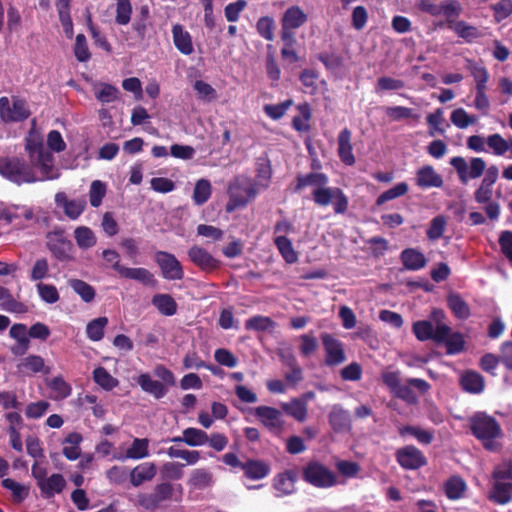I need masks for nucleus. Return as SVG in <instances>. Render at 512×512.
I'll return each mask as SVG.
<instances>
[{"instance_id": "nucleus-22", "label": "nucleus", "mask_w": 512, "mask_h": 512, "mask_svg": "<svg viewBox=\"0 0 512 512\" xmlns=\"http://www.w3.org/2000/svg\"><path fill=\"white\" fill-rule=\"evenodd\" d=\"M308 20L307 14L299 6L289 7L281 19V27L288 29H298Z\"/></svg>"}, {"instance_id": "nucleus-11", "label": "nucleus", "mask_w": 512, "mask_h": 512, "mask_svg": "<svg viewBox=\"0 0 512 512\" xmlns=\"http://www.w3.org/2000/svg\"><path fill=\"white\" fill-rule=\"evenodd\" d=\"M313 199L320 206L334 204L336 213H343L348 207V199L339 188H316L313 191Z\"/></svg>"}, {"instance_id": "nucleus-46", "label": "nucleus", "mask_w": 512, "mask_h": 512, "mask_svg": "<svg viewBox=\"0 0 512 512\" xmlns=\"http://www.w3.org/2000/svg\"><path fill=\"white\" fill-rule=\"evenodd\" d=\"M35 165L41 169L43 174V177L39 180L55 179L58 177V174L54 175L51 173L53 168V155L49 151L38 155L35 160Z\"/></svg>"}, {"instance_id": "nucleus-32", "label": "nucleus", "mask_w": 512, "mask_h": 512, "mask_svg": "<svg viewBox=\"0 0 512 512\" xmlns=\"http://www.w3.org/2000/svg\"><path fill=\"white\" fill-rule=\"evenodd\" d=\"M148 447L149 440L147 438H135L132 445L126 450V454L116 458L120 460L145 458L149 455Z\"/></svg>"}, {"instance_id": "nucleus-30", "label": "nucleus", "mask_w": 512, "mask_h": 512, "mask_svg": "<svg viewBox=\"0 0 512 512\" xmlns=\"http://www.w3.org/2000/svg\"><path fill=\"white\" fill-rule=\"evenodd\" d=\"M214 482L213 474L205 468H199L192 471L188 484L198 490H203L210 487Z\"/></svg>"}, {"instance_id": "nucleus-16", "label": "nucleus", "mask_w": 512, "mask_h": 512, "mask_svg": "<svg viewBox=\"0 0 512 512\" xmlns=\"http://www.w3.org/2000/svg\"><path fill=\"white\" fill-rule=\"evenodd\" d=\"M255 415L265 427L274 433H280L284 426L282 413L276 408L269 406H258L255 408Z\"/></svg>"}, {"instance_id": "nucleus-55", "label": "nucleus", "mask_w": 512, "mask_h": 512, "mask_svg": "<svg viewBox=\"0 0 512 512\" xmlns=\"http://www.w3.org/2000/svg\"><path fill=\"white\" fill-rule=\"evenodd\" d=\"M299 111V115L295 116L292 121V125L294 129L297 131H307L309 130L308 121L311 118V110L308 104H300L297 107Z\"/></svg>"}, {"instance_id": "nucleus-44", "label": "nucleus", "mask_w": 512, "mask_h": 512, "mask_svg": "<svg viewBox=\"0 0 512 512\" xmlns=\"http://www.w3.org/2000/svg\"><path fill=\"white\" fill-rule=\"evenodd\" d=\"M74 237L77 245L81 249H88L96 244L94 232L86 226L77 227L74 231Z\"/></svg>"}, {"instance_id": "nucleus-15", "label": "nucleus", "mask_w": 512, "mask_h": 512, "mask_svg": "<svg viewBox=\"0 0 512 512\" xmlns=\"http://www.w3.org/2000/svg\"><path fill=\"white\" fill-rule=\"evenodd\" d=\"M190 261L204 272H212L218 269L221 262L214 258L205 248L193 245L188 250Z\"/></svg>"}, {"instance_id": "nucleus-47", "label": "nucleus", "mask_w": 512, "mask_h": 512, "mask_svg": "<svg viewBox=\"0 0 512 512\" xmlns=\"http://www.w3.org/2000/svg\"><path fill=\"white\" fill-rule=\"evenodd\" d=\"M493 481L512 482V459H504L497 464L491 474Z\"/></svg>"}, {"instance_id": "nucleus-28", "label": "nucleus", "mask_w": 512, "mask_h": 512, "mask_svg": "<svg viewBox=\"0 0 512 512\" xmlns=\"http://www.w3.org/2000/svg\"><path fill=\"white\" fill-rule=\"evenodd\" d=\"M66 485V481L61 474L55 473L50 477L46 478L42 483H40L39 488L43 497L51 498L56 493L62 492Z\"/></svg>"}, {"instance_id": "nucleus-18", "label": "nucleus", "mask_w": 512, "mask_h": 512, "mask_svg": "<svg viewBox=\"0 0 512 512\" xmlns=\"http://www.w3.org/2000/svg\"><path fill=\"white\" fill-rule=\"evenodd\" d=\"M487 498L494 504L506 505L512 500V482L493 481Z\"/></svg>"}, {"instance_id": "nucleus-6", "label": "nucleus", "mask_w": 512, "mask_h": 512, "mask_svg": "<svg viewBox=\"0 0 512 512\" xmlns=\"http://www.w3.org/2000/svg\"><path fill=\"white\" fill-rule=\"evenodd\" d=\"M417 8L433 17L443 15L446 24L452 23V18H459L462 14L463 7L458 0H446L437 4L434 0H418Z\"/></svg>"}, {"instance_id": "nucleus-60", "label": "nucleus", "mask_w": 512, "mask_h": 512, "mask_svg": "<svg viewBox=\"0 0 512 512\" xmlns=\"http://www.w3.org/2000/svg\"><path fill=\"white\" fill-rule=\"evenodd\" d=\"M48 386L56 393V399H65L72 391L71 386L63 379L62 376L54 377L48 382Z\"/></svg>"}, {"instance_id": "nucleus-3", "label": "nucleus", "mask_w": 512, "mask_h": 512, "mask_svg": "<svg viewBox=\"0 0 512 512\" xmlns=\"http://www.w3.org/2000/svg\"><path fill=\"white\" fill-rule=\"evenodd\" d=\"M382 382L389 388L391 393L396 397L408 404H416L418 401L417 395L412 390L416 388L421 393H426L430 389V384L420 378H409L407 384L401 383L399 371H386L381 375Z\"/></svg>"}, {"instance_id": "nucleus-19", "label": "nucleus", "mask_w": 512, "mask_h": 512, "mask_svg": "<svg viewBox=\"0 0 512 512\" xmlns=\"http://www.w3.org/2000/svg\"><path fill=\"white\" fill-rule=\"evenodd\" d=\"M460 385L465 392L470 394H480L485 388L484 377L473 370L465 371L460 378Z\"/></svg>"}, {"instance_id": "nucleus-24", "label": "nucleus", "mask_w": 512, "mask_h": 512, "mask_svg": "<svg viewBox=\"0 0 512 512\" xmlns=\"http://www.w3.org/2000/svg\"><path fill=\"white\" fill-rule=\"evenodd\" d=\"M457 19L458 18H452V23H448L447 27L452 29L458 37L464 39L468 43H471L482 36L477 27L472 26L463 20L456 21Z\"/></svg>"}, {"instance_id": "nucleus-52", "label": "nucleus", "mask_w": 512, "mask_h": 512, "mask_svg": "<svg viewBox=\"0 0 512 512\" xmlns=\"http://www.w3.org/2000/svg\"><path fill=\"white\" fill-rule=\"evenodd\" d=\"M509 138L504 139L499 133L491 134L486 138L487 146L496 156H503L509 149Z\"/></svg>"}, {"instance_id": "nucleus-49", "label": "nucleus", "mask_w": 512, "mask_h": 512, "mask_svg": "<svg viewBox=\"0 0 512 512\" xmlns=\"http://www.w3.org/2000/svg\"><path fill=\"white\" fill-rule=\"evenodd\" d=\"M108 324L107 317H98L87 324L86 333L90 340L100 341L104 336V328Z\"/></svg>"}, {"instance_id": "nucleus-43", "label": "nucleus", "mask_w": 512, "mask_h": 512, "mask_svg": "<svg viewBox=\"0 0 512 512\" xmlns=\"http://www.w3.org/2000/svg\"><path fill=\"white\" fill-rule=\"evenodd\" d=\"M68 284L84 302L89 303L95 298V289L85 281L80 279H70Z\"/></svg>"}, {"instance_id": "nucleus-48", "label": "nucleus", "mask_w": 512, "mask_h": 512, "mask_svg": "<svg viewBox=\"0 0 512 512\" xmlns=\"http://www.w3.org/2000/svg\"><path fill=\"white\" fill-rule=\"evenodd\" d=\"M279 252L288 263H295L298 259L297 253L293 249L291 241L285 236H277L274 240Z\"/></svg>"}, {"instance_id": "nucleus-14", "label": "nucleus", "mask_w": 512, "mask_h": 512, "mask_svg": "<svg viewBox=\"0 0 512 512\" xmlns=\"http://www.w3.org/2000/svg\"><path fill=\"white\" fill-rule=\"evenodd\" d=\"M321 340L326 352L325 363L327 365H338L345 361L343 345L338 339L329 333H322Z\"/></svg>"}, {"instance_id": "nucleus-62", "label": "nucleus", "mask_w": 512, "mask_h": 512, "mask_svg": "<svg viewBox=\"0 0 512 512\" xmlns=\"http://www.w3.org/2000/svg\"><path fill=\"white\" fill-rule=\"evenodd\" d=\"M451 122L460 129H465L476 122L475 117H471L463 108H457L451 113Z\"/></svg>"}, {"instance_id": "nucleus-10", "label": "nucleus", "mask_w": 512, "mask_h": 512, "mask_svg": "<svg viewBox=\"0 0 512 512\" xmlns=\"http://www.w3.org/2000/svg\"><path fill=\"white\" fill-rule=\"evenodd\" d=\"M395 459L405 470H417L427 465L424 453L414 445H406L396 450Z\"/></svg>"}, {"instance_id": "nucleus-4", "label": "nucleus", "mask_w": 512, "mask_h": 512, "mask_svg": "<svg viewBox=\"0 0 512 512\" xmlns=\"http://www.w3.org/2000/svg\"><path fill=\"white\" fill-rule=\"evenodd\" d=\"M227 193L229 201L226 204V211L233 212L239 207H244L254 199L258 193L257 185L251 178L239 176L229 184Z\"/></svg>"}, {"instance_id": "nucleus-40", "label": "nucleus", "mask_w": 512, "mask_h": 512, "mask_svg": "<svg viewBox=\"0 0 512 512\" xmlns=\"http://www.w3.org/2000/svg\"><path fill=\"white\" fill-rule=\"evenodd\" d=\"M18 369L20 372L38 373L44 371L46 374L50 372L49 368H45L44 359L39 355H29L23 358L18 365Z\"/></svg>"}, {"instance_id": "nucleus-23", "label": "nucleus", "mask_w": 512, "mask_h": 512, "mask_svg": "<svg viewBox=\"0 0 512 512\" xmlns=\"http://www.w3.org/2000/svg\"><path fill=\"white\" fill-rule=\"evenodd\" d=\"M157 474V467L154 463H143L136 466L130 472V481L134 487L151 481Z\"/></svg>"}, {"instance_id": "nucleus-61", "label": "nucleus", "mask_w": 512, "mask_h": 512, "mask_svg": "<svg viewBox=\"0 0 512 512\" xmlns=\"http://www.w3.org/2000/svg\"><path fill=\"white\" fill-rule=\"evenodd\" d=\"M25 149L29 153L31 159H33L35 155L37 157L46 151L43 147L41 137L33 132H30L29 137L26 138Z\"/></svg>"}, {"instance_id": "nucleus-58", "label": "nucleus", "mask_w": 512, "mask_h": 512, "mask_svg": "<svg viewBox=\"0 0 512 512\" xmlns=\"http://www.w3.org/2000/svg\"><path fill=\"white\" fill-rule=\"evenodd\" d=\"M328 182L326 175L322 173H310L303 177H298L296 190H300L305 186L314 185L317 188L325 186Z\"/></svg>"}, {"instance_id": "nucleus-20", "label": "nucleus", "mask_w": 512, "mask_h": 512, "mask_svg": "<svg viewBox=\"0 0 512 512\" xmlns=\"http://www.w3.org/2000/svg\"><path fill=\"white\" fill-rule=\"evenodd\" d=\"M400 260L405 269L418 271L427 264L425 255L415 248H406L400 254Z\"/></svg>"}, {"instance_id": "nucleus-17", "label": "nucleus", "mask_w": 512, "mask_h": 512, "mask_svg": "<svg viewBox=\"0 0 512 512\" xmlns=\"http://www.w3.org/2000/svg\"><path fill=\"white\" fill-rule=\"evenodd\" d=\"M415 183L421 189L440 188L443 186V178L436 172L433 166L424 165L416 172Z\"/></svg>"}, {"instance_id": "nucleus-7", "label": "nucleus", "mask_w": 512, "mask_h": 512, "mask_svg": "<svg viewBox=\"0 0 512 512\" xmlns=\"http://www.w3.org/2000/svg\"><path fill=\"white\" fill-rule=\"evenodd\" d=\"M412 331L419 341L432 340L436 344H442L448 331H450V327L440 322H437L434 327L429 320H419L413 323Z\"/></svg>"}, {"instance_id": "nucleus-42", "label": "nucleus", "mask_w": 512, "mask_h": 512, "mask_svg": "<svg viewBox=\"0 0 512 512\" xmlns=\"http://www.w3.org/2000/svg\"><path fill=\"white\" fill-rule=\"evenodd\" d=\"M276 327V323L267 316L257 315L249 318L245 322V328L247 330L254 331H272Z\"/></svg>"}, {"instance_id": "nucleus-64", "label": "nucleus", "mask_w": 512, "mask_h": 512, "mask_svg": "<svg viewBox=\"0 0 512 512\" xmlns=\"http://www.w3.org/2000/svg\"><path fill=\"white\" fill-rule=\"evenodd\" d=\"M132 7L130 0H117L116 22L120 25H126L130 21Z\"/></svg>"}, {"instance_id": "nucleus-35", "label": "nucleus", "mask_w": 512, "mask_h": 512, "mask_svg": "<svg viewBox=\"0 0 512 512\" xmlns=\"http://www.w3.org/2000/svg\"><path fill=\"white\" fill-rule=\"evenodd\" d=\"M94 95L101 103H110L118 98L119 90L108 83H95L93 86Z\"/></svg>"}, {"instance_id": "nucleus-33", "label": "nucleus", "mask_w": 512, "mask_h": 512, "mask_svg": "<svg viewBox=\"0 0 512 512\" xmlns=\"http://www.w3.org/2000/svg\"><path fill=\"white\" fill-rule=\"evenodd\" d=\"M245 476L252 480L264 478L269 473V466L261 460H249L241 465Z\"/></svg>"}, {"instance_id": "nucleus-5", "label": "nucleus", "mask_w": 512, "mask_h": 512, "mask_svg": "<svg viewBox=\"0 0 512 512\" xmlns=\"http://www.w3.org/2000/svg\"><path fill=\"white\" fill-rule=\"evenodd\" d=\"M0 175L18 185L38 181L33 167L18 157H0Z\"/></svg>"}, {"instance_id": "nucleus-9", "label": "nucleus", "mask_w": 512, "mask_h": 512, "mask_svg": "<svg viewBox=\"0 0 512 512\" xmlns=\"http://www.w3.org/2000/svg\"><path fill=\"white\" fill-rule=\"evenodd\" d=\"M173 495V485L170 482H162L157 484L151 493L140 494L138 501L146 510H156L162 503L172 500Z\"/></svg>"}, {"instance_id": "nucleus-57", "label": "nucleus", "mask_w": 512, "mask_h": 512, "mask_svg": "<svg viewBox=\"0 0 512 512\" xmlns=\"http://www.w3.org/2000/svg\"><path fill=\"white\" fill-rule=\"evenodd\" d=\"M94 381L106 390H111L118 385V380L112 377L104 367H98L93 372Z\"/></svg>"}, {"instance_id": "nucleus-51", "label": "nucleus", "mask_w": 512, "mask_h": 512, "mask_svg": "<svg viewBox=\"0 0 512 512\" xmlns=\"http://www.w3.org/2000/svg\"><path fill=\"white\" fill-rule=\"evenodd\" d=\"M211 184L206 179H200L196 182L193 191V200L197 205H202L208 201L211 196Z\"/></svg>"}, {"instance_id": "nucleus-21", "label": "nucleus", "mask_w": 512, "mask_h": 512, "mask_svg": "<svg viewBox=\"0 0 512 512\" xmlns=\"http://www.w3.org/2000/svg\"><path fill=\"white\" fill-rule=\"evenodd\" d=\"M172 36L175 47L183 55H191L194 52L192 37L184 30L183 26L176 24L172 28Z\"/></svg>"}, {"instance_id": "nucleus-25", "label": "nucleus", "mask_w": 512, "mask_h": 512, "mask_svg": "<svg viewBox=\"0 0 512 512\" xmlns=\"http://www.w3.org/2000/svg\"><path fill=\"white\" fill-rule=\"evenodd\" d=\"M443 488L446 497L449 500L455 501L464 496L467 490V484L461 476L452 475L444 482Z\"/></svg>"}, {"instance_id": "nucleus-37", "label": "nucleus", "mask_w": 512, "mask_h": 512, "mask_svg": "<svg viewBox=\"0 0 512 512\" xmlns=\"http://www.w3.org/2000/svg\"><path fill=\"white\" fill-rule=\"evenodd\" d=\"M338 154L343 162L352 165L351 133L347 128L338 136Z\"/></svg>"}, {"instance_id": "nucleus-38", "label": "nucleus", "mask_w": 512, "mask_h": 512, "mask_svg": "<svg viewBox=\"0 0 512 512\" xmlns=\"http://www.w3.org/2000/svg\"><path fill=\"white\" fill-rule=\"evenodd\" d=\"M30 114V110L25 100L18 97H12V107L8 113L7 121H24L30 116Z\"/></svg>"}, {"instance_id": "nucleus-54", "label": "nucleus", "mask_w": 512, "mask_h": 512, "mask_svg": "<svg viewBox=\"0 0 512 512\" xmlns=\"http://www.w3.org/2000/svg\"><path fill=\"white\" fill-rule=\"evenodd\" d=\"M275 27V21L270 16L260 17L256 23V30L258 34L267 41H272L274 39Z\"/></svg>"}, {"instance_id": "nucleus-26", "label": "nucleus", "mask_w": 512, "mask_h": 512, "mask_svg": "<svg viewBox=\"0 0 512 512\" xmlns=\"http://www.w3.org/2000/svg\"><path fill=\"white\" fill-rule=\"evenodd\" d=\"M48 248L60 261H70L73 259V244L70 240L58 237L48 243Z\"/></svg>"}, {"instance_id": "nucleus-31", "label": "nucleus", "mask_w": 512, "mask_h": 512, "mask_svg": "<svg viewBox=\"0 0 512 512\" xmlns=\"http://www.w3.org/2000/svg\"><path fill=\"white\" fill-rule=\"evenodd\" d=\"M119 275L122 278L135 280L144 285H155L156 284L153 274L146 268L124 267Z\"/></svg>"}, {"instance_id": "nucleus-13", "label": "nucleus", "mask_w": 512, "mask_h": 512, "mask_svg": "<svg viewBox=\"0 0 512 512\" xmlns=\"http://www.w3.org/2000/svg\"><path fill=\"white\" fill-rule=\"evenodd\" d=\"M155 261L161 269L162 276L168 280H181L184 276L182 266L177 258L168 252L158 251Z\"/></svg>"}, {"instance_id": "nucleus-27", "label": "nucleus", "mask_w": 512, "mask_h": 512, "mask_svg": "<svg viewBox=\"0 0 512 512\" xmlns=\"http://www.w3.org/2000/svg\"><path fill=\"white\" fill-rule=\"evenodd\" d=\"M137 383L143 391L153 395L156 399L164 397L167 393V388L160 381L153 380L147 373L141 374Z\"/></svg>"}, {"instance_id": "nucleus-2", "label": "nucleus", "mask_w": 512, "mask_h": 512, "mask_svg": "<svg viewBox=\"0 0 512 512\" xmlns=\"http://www.w3.org/2000/svg\"><path fill=\"white\" fill-rule=\"evenodd\" d=\"M449 163L455 169L459 181L464 185L484 174L481 182L494 186L499 177V168L496 165H490L487 168L485 160L481 157H472L467 162L465 158L455 156Z\"/></svg>"}, {"instance_id": "nucleus-8", "label": "nucleus", "mask_w": 512, "mask_h": 512, "mask_svg": "<svg viewBox=\"0 0 512 512\" xmlns=\"http://www.w3.org/2000/svg\"><path fill=\"white\" fill-rule=\"evenodd\" d=\"M303 478L318 488H328L336 483L335 474L319 462H309L303 468Z\"/></svg>"}, {"instance_id": "nucleus-29", "label": "nucleus", "mask_w": 512, "mask_h": 512, "mask_svg": "<svg viewBox=\"0 0 512 512\" xmlns=\"http://www.w3.org/2000/svg\"><path fill=\"white\" fill-rule=\"evenodd\" d=\"M447 305L453 315L460 320H466L470 317L469 305L457 293H451L447 297Z\"/></svg>"}, {"instance_id": "nucleus-34", "label": "nucleus", "mask_w": 512, "mask_h": 512, "mask_svg": "<svg viewBox=\"0 0 512 512\" xmlns=\"http://www.w3.org/2000/svg\"><path fill=\"white\" fill-rule=\"evenodd\" d=\"M151 302L165 316H172L177 312V303L169 294H156Z\"/></svg>"}, {"instance_id": "nucleus-59", "label": "nucleus", "mask_w": 512, "mask_h": 512, "mask_svg": "<svg viewBox=\"0 0 512 512\" xmlns=\"http://www.w3.org/2000/svg\"><path fill=\"white\" fill-rule=\"evenodd\" d=\"M167 455L170 458H181L189 465L197 463L200 459V452L196 450H182L173 446L168 448Z\"/></svg>"}, {"instance_id": "nucleus-63", "label": "nucleus", "mask_w": 512, "mask_h": 512, "mask_svg": "<svg viewBox=\"0 0 512 512\" xmlns=\"http://www.w3.org/2000/svg\"><path fill=\"white\" fill-rule=\"evenodd\" d=\"M106 194V186L99 180H95L92 182L89 191L90 204L93 207H99L101 205L102 199Z\"/></svg>"}, {"instance_id": "nucleus-53", "label": "nucleus", "mask_w": 512, "mask_h": 512, "mask_svg": "<svg viewBox=\"0 0 512 512\" xmlns=\"http://www.w3.org/2000/svg\"><path fill=\"white\" fill-rule=\"evenodd\" d=\"M208 441V435L197 428H187L183 431V442L189 446H201Z\"/></svg>"}, {"instance_id": "nucleus-50", "label": "nucleus", "mask_w": 512, "mask_h": 512, "mask_svg": "<svg viewBox=\"0 0 512 512\" xmlns=\"http://www.w3.org/2000/svg\"><path fill=\"white\" fill-rule=\"evenodd\" d=\"M296 476L292 471H285L277 476L274 487L284 495L291 494L294 491V482Z\"/></svg>"}, {"instance_id": "nucleus-45", "label": "nucleus", "mask_w": 512, "mask_h": 512, "mask_svg": "<svg viewBox=\"0 0 512 512\" xmlns=\"http://www.w3.org/2000/svg\"><path fill=\"white\" fill-rule=\"evenodd\" d=\"M282 409L296 420L302 422L307 415L306 403L300 399H293L288 403L281 405Z\"/></svg>"}, {"instance_id": "nucleus-56", "label": "nucleus", "mask_w": 512, "mask_h": 512, "mask_svg": "<svg viewBox=\"0 0 512 512\" xmlns=\"http://www.w3.org/2000/svg\"><path fill=\"white\" fill-rule=\"evenodd\" d=\"M408 192V185L405 182H400L396 184L394 187L384 191L380 194L376 200V204L378 206L383 205L384 203L398 198L400 196L405 195Z\"/></svg>"}, {"instance_id": "nucleus-39", "label": "nucleus", "mask_w": 512, "mask_h": 512, "mask_svg": "<svg viewBox=\"0 0 512 512\" xmlns=\"http://www.w3.org/2000/svg\"><path fill=\"white\" fill-rule=\"evenodd\" d=\"M442 344H445L446 353L448 355L460 354L465 349V339L463 334H461L460 332L451 333V330L448 331L445 340H443Z\"/></svg>"}, {"instance_id": "nucleus-12", "label": "nucleus", "mask_w": 512, "mask_h": 512, "mask_svg": "<svg viewBox=\"0 0 512 512\" xmlns=\"http://www.w3.org/2000/svg\"><path fill=\"white\" fill-rule=\"evenodd\" d=\"M493 191V185L480 182L474 192V199L476 203L485 205L484 211L487 217L492 221L497 220L500 216V205L498 202L492 200Z\"/></svg>"}, {"instance_id": "nucleus-1", "label": "nucleus", "mask_w": 512, "mask_h": 512, "mask_svg": "<svg viewBox=\"0 0 512 512\" xmlns=\"http://www.w3.org/2000/svg\"><path fill=\"white\" fill-rule=\"evenodd\" d=\"M468 426L471 434L489 452H499L502 448L500 440L503 430L500 422L485 411H477L468 417Z\"/></svg>"}, {"instance_id": "nucleus-36", "label": "nucleus", "mask_w": 512, "mask_h": 512, "mask_svg": "<svg viewBox=\"0 0 512 512\" xmlns=\"http://www.w3.org/2000/svg\"><path fill=\"white\" fill-rule=\"evenodd\" d=\"M401 436L411 435L424 445H429L434 439L433 431L422 429L419 426L406 425L399 428Z\"/></svg>"}, {"instance_id": "nucleus-41", "label": "nucleus", "mask_w": 512, "mask_h": 512, "mask_svg": "<svg viewBox=\"0 0 512 512\" xmlns=\"http://www.w3.org/2000/svg\"><path fill=\"white\" fill-rule=\"evenodd\" d=\"M330 423L335 431L341 432L349 429L350 415L348 411L334 406L330 413Z\"/></svg>"}]
</instances>
